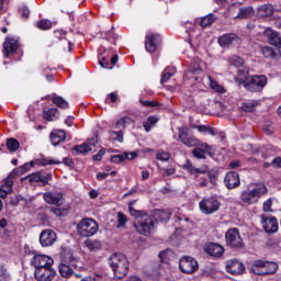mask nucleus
<instances>
[{
  "mask_svg": "<svg viewBox=\"0 0 281 281\" xmlns=\"http://www.w3.org/2000/svg\"><path fill=\"white\" fill-rule=\"evenodd\" d=\"M215 21L216 18L214 16V13H210L201 19L200 27H210V25H212Z\"/></svg>",
  "mask_w": 281,
  "mask_h": 281,
  "instance_id": "4c0bfd02",
  "label": "nucleus"
},
{
  "mask_svg": "<svg viewBox=\"0 0 281 281\" xmlns=\"http://www.w3.org/2000/svg\"><path fill=\"white\" fill-rule=\"evenodd\" d=\"M131 117L124 116L115 123L114 128L115 131H122L124 133V131L126 130V125L131 124Z\"/></svg>",
  "mask_w": 281,
  "mask_h": 281,
  "instance_id": "f704fd0d",
  "label": "nucleus"
},
{
  "mask_svg": "<svg viewBox=\"0 0 281 281\" xmlns=\"http://www.w3.org/2000/svg\"><path fill=\"white\" fill-rule=\"evenodd\" d=\"M199 181L200 188H207L211 186H216L218 183V171L210 170L204 171V173H200V177L195 179Z\"/></svg>",
  "mask_w": 281,
  "mask_h": 281,
  "instance_id": "9d476101",
  "label": "nucleus"
},
{
  "mask_svg": "<svg viewBox=\"0 0 281 281\" xmlns=\"http://www.w3.org/2000/svg\"><path fill=\"white\" fill-rule=\"evenodd\" d=\"M252 14H254V8L243 7L239 9V13L237 14L236 19H251Z\"/></svg>",
  "mask_w": 281,
  "mask_h": 281,
  "instance_id": "72a5a7b5",
  "label": "nucleus"
},
{
  "mask_svg": "<svg viewBox=\"0 0 281 281\" xmlns=\"http://www.w3.org/2000/svg\"><path fill=\"white\" fill-rule=\"evenodd\" d=\"M262 265H265L263 260H256L251 267L252 273H255L256 276H266Z\"/></svg>",
  "mask_w": 281,
  "mask_h": 281,
  "instance_id": "e433bc0d",
  "label": "nucleus"
},
{
  "mask_svg": "<svg viewBox=\"0 0 281 281\" xmlns=\"http://www.w3.org/2000/svg\"><path fill=\"white\" fill-rule=\"evenodd\" d=\"M58 164H60V161H58L54 158H42L40 160L41 166H54V165H58Z\"/></svg>",
  "mask_w": 281,
  "mask_h": 281,
  "instance_id": "5fc2aeb1",
  "label": "nucleus"
},
{
  "mask_svg": "<svg viewBox=\"0 0 281 281\" xmlns=\"http://www.w3.org/2000/svg\"><path fill=\"white\" fill-rule=\"evenodd\" d=\"M266 36L268 37V42L274 47H279L281 49V35L277 31H271L270 29L266 30Z\"/></svg>",
  "mask_w": 281,
  "mask_h": 281,
  "instance_id": "a878e982",
  "label": "nucleus"
},
{
  "mask_svg": "<svg viewBox=\"0 0 281 281\" xmlns=\"http://www.w3.org/2000/svg\"><path fill=\"white\" fill-rule=\"evenodd\" d=\"M61 262H64L65 265H70V267H77L76 262H78V259L76 257H74V254L66 252L63 256Z\"/></svg>",
  "mask_w": 281,
  "mask_h": 281,
  "instance_id": "49530a36",
  "label": "nucleus"
},
{
  "mask_svg": "<svg viewBox=\"0 0 281 281\" xmlns=\"http://www.w3.org/2000/svg\"><path fill=\"white\" fill-rule=\"evenodd\" d=\"M109 135H110V139L112 142H119L120 144H122V142H124V132L123 131H110Z\"/></svg>",
  "mask_w": 281,
  "mask_h": 281,
  "instance_id": "de8ad7c7",
  "label": "nucleus"
},
{
  "mask_svg": "<svg viewBox=\"0 0 281 281\" xmlns=\"http://www.w3.org/2000/svg\"><path fill=\"white\" fill-rule=\"evenodd\" d=\"M205 254L213 258H221L225 254V248L216 243H210L204 247Z\"/></svg>",
  "mask_w": 281,
  "mask_h": 281,
  "instance_id": "4be33fe9",
  "label": "nucleus"
},
{
  "mask_svg": "<svg viewBox=\"0 0 281 281\" xmlns=\"http://www.w3.org/2000/svg\"><path fill=\"white\" fill-rule=\"evenodd\" d=\"M86 247H88L90 251H100V249H102V243H100V240L87 239Z\"/></svg>",
  "mask_w": 281,
  "mask_h": 281,
  "instance_id": "c03bdc74",
  "label": "nucleus"
},
{
  "mask_svg": "<svg viewBox=\"0 0 281 281\" xmlns=\"http://www.w3.org/2000/svg\"><path fill=\"white\" fill-rule=\"evenodd\" d=\"M67 139V133L63 130H56L50 133V142L53 146H58L61 142Z\"/></svg>",
  "mask_w": 281,
  "mask_h": 281,
  "instance_id": "cd10ccee",
  "label": "nucleus"
},
{
  "mask_svg": "<svg viewBox=\"0 0 281 281\" xmlns=\"http://www.w3.org/2000/svg\"><path fill=\"white\" fill-rule=\"evenodd\" d=\"M249 78H251L249 72L245 71L244 69H239L237 76L235 77V82L239 87L240 85H243V87L245 88V85H247V80H249Z\"/></svg>",
  "mask_w": 281,
  "mask_h": 281,
  "instance_id": "c756f323",
  "label": "nucleus"
},
{
  "mask_svg": "<svg viewBox=\"0 0 281 281\" xmlns=\"http://www.w3.org/2000/svg\"><path fill=\"white\" fill-rule=\"evenodd\" d=\"M267 192H269L267 186L256 184V187L252 189L247 188L246 190L241 191L239 199L241 203H245V205H254L258 203V201H260V199L265 196Z\"/></svg>",
  "mask_w": 281,
  "mask_h": 281,
  "instance_id": "7ed1b4c3",
  "label": "nucleus"
},
{
  "mask_svg": "<svg viewBox=\"0 0 281 281\" xmlns=\"http://www.w3.org/2000/svg\"><path fill=\"white\" fill-rule=\"evenodd\" d=\"M151 276H161V263L159 261L153 263Z\"/></svg>",
  "mask_w": 281,
  "mask_h": 281,
  "instance_id": "4d7b16f0",
  "label": "nucleus"
},
{
  "mask_svg": "<svg viewBox=\"0 0 281 281\" xmlns=\"http://www.w3.org/2000/svg\"><path fill=\"white\" fill-rule=\"evenodd\" d=\"M179 269L182 273L192 274L199 271V261L190 256H184L180 259Z\"/></svg>",
  "mask_w": 281,
  "mask_h": 281,
  "instance_id": "1a4fd4ad",
  "label": "nucleus"
},
{
  "mask_svg": "<svg viewBox=\"0 0 281 281\" xmlns=\"http://www.w3.org/2000/svg\"><path fill=\"white\" fill-rule=\"evenodd\" d=\"M271 166H274V168H281V158L277 157L272 160Z\"/></svg>",
  "mask_w": 281,
  "mask_h": 281,
  "instance_id": "774afa93",
  "label": "nucleus"
},
{
  "mask_svg": "<svg viewBox=\"0 0 281 281\" xmlns=\"http://www.w3.org/2000/svg\"><path fill=\"white\" fill-rule=\"evenodd\" d=\"M43 199L45 203H48V205H56L57 207H60V205L65 204L63 193L46 192L43 194Z\"/></svg>",
  "mask_w": 281,
  "mask_h": 281,
  "instance_id": "a211bd4d",
  "label": "nucleus"
},
{
  "mask_svg": "<svg viewBox=\"0 0 281 281\" xmlns=\"http://www.w3.org/2000/svg\"><path fill=\"white\" fill-rule=\"evenodd\" d=\"M37 218L43 223V225H47V223H49V216H47V213L45 212H40L37 214Z\"/></svg>",
  "mask_w": 281,
  "mask_h": 281,
  "instance_id": "e2e57ef3",
  "label": "nucleus"
},
{
  "mask_svg": "<svg viewBox=\"0 0 281 281\" xmlns=\"http://www.w3.org/2000/svg\"><path fill=\"white\" fill-rule=\"evenodd\" d=\"M139 102L142 106H149V108L161 106V103L157 101H144L140 99Z\"/></svg>",
  "mask_w": 281,
  "mask_h": 281,
  "instance_id": "680f3d73",
  "label": "nucleus"
},
{
  "mask_svg": "<svg viewBox=\"0 0 281 281\" xmlns=\"http://www.w3.org/2000/svg\"><path fill=\"white\" fill-rule=\"evenodd\" d=\"M178 140L188 148H194L192 150V155L195 159H207V156H214V149H212V146L207 143H201L199 138L188 132L187 126L178 128Z\"/></svg>",
  "mask_w": 281,
  "mask_h": 281,
  "instance_id": "f257e3e1",
  "label": "nucleus"
},
{
  "mask_svg": "<svg viewBox=\"0 0 281 281\" xmlns=\"http://www.w3.org/2000/svg\"><path fill=\"white\" fill-rule=\"evenodd\" d=\"M150 216H153L156 224L157 222L168 223V221H170L171 213L169 210H156L154 212V215H150Z\"/></svg>",
  "mask_w": 281,
  "mask_h": 281,
  "instance_id": "bb28decb",
  "label": "nucleus"
},
{
  "mask_svg": "<svg viewBox=\"0 0 281 281\" xmlns=\"http://www.w3.org/2000/svg\"><path fill=\"white\" fill-rule=\"evenodd\" d=\"M156 159L159 161H168L170 159V154L166 151H159L156 154Z\"/></svg>",
  "mask_w": 281,
  "mask_h": 281,
  "instance_id": "052dcab7",
  "label": "nucleus"
},
{
  "mask_svg": "<svg viewBox=\"0 0 281 281\" xmlns=\"http://www.w3.org/2000/svg\"><path fill=\"white\" fill-rule=\"evenodd\" d=\"M33 166H34V161L26 162L23 166L19 167L20 172L22 175H25V172H27Z\"/></svg>",
  "mask_w": 281,
  "mask_h": 281,
  "instance_id": "0e129e2a",
  "label": "nucleus"
},
{
  "mask_svg": "<svg viewBox=\"0 0 281 281\" xmlns=\"http://www.w3.org/2000/svg\"><path fill=\"white\" fill-rule=\"evenodd\" d=\"M173 76H175V68L167 67L161 74L160 85H166V82H168V80H170V78H172Z\"/></svg>",
  "mask_w": 281,
  "mask_h": 281,
  "instance_id": "c9c22d12",
  "label": "nucleus"
},
{
  "mask_svg": "<svg viewBox=\"0 0 281 281\" xmlns=\"http://www.w3.org/2000/svg\"><path fill=\"white\" fill-rule=\"evenodd\" d=\"M127 221L128 218L126 217V215H124V213L122 212L117 213V227H124Z\"/></svg>",
  "mask_w": 281,
  "mask_h": 281,
  "instance_id": "6e6d98bb",
  "label": "nucleus"
},
{
  "mask_svg": "<svg viewBox=\"0 0 281 281\" xmlns=\"http://www.w3.org/2000/svg\"><path fill=\"white\" fill-rule=\"evenodd\" d=\"M159 45H161V35L157 33H151L149 35H146L145 37L146 52H149V54H155V52H157V49L159 48Z\"/></svg>",
  "mask_w": 281,
  "mask_h": 281,
  "instance_id": "ddd939ff",
  "label": "nucleus"
},
{
  "mask_svg": "<svg viewBox=\"0 0 281 281\" xmlns=\"http://www.w3.org/2000/svg\"><path fill=\"white\" fill-rule=\"evenodd\" d=\"M260 16H272L273 15V5L263 4L258 9Z\"/></svg>",
  "mask_w": 281,
  "mask_h": 281,
  "instance_id": "a18cd8bd",
  "label": "nucleus"
},
{
  "mask_svg": "<svg viewBox=\"0 0 281 281\" xmlns=\"http://www.w3.org/2000/svg\"><path fill=\"white\" fill-rule=\"evenodd\" d=\"M31 265L35 269H44L46 267H52V265H54V259L45 255H35L31 260Z\"/></svg>",
  "mask_w": 281,
  "mask_h": 281,
  "instance_id": "dca6fc26",
  "label": "nucleus"
},
{
  "mask_svg": "<svg viewBox=\"0 0 281 281\" xmlns=\"http://www.w3.org/2000/svg\"><path fill=\"white\" fill-rule=\"evenodd\" d=\"M199 133H204L206 135H212L213 137L216 136V133L214 132V128L205 125H199L198 127Z\"/></svg>",
  "mask_w": 281,
  "mask_h": 281,
  "instance_id": "864d4df0",
  "label": "nucleus"
},
{
  "mask_svg": "<svg viewBox=\"0 0 281 281\" xmlns=\"http://www.w3.org/2000/svg\"><path fill=\"white\" fill-rule=\"evenodd\" d=\"M238 41V35L234 33H227L218 37L217 43L221 47H229L233 43Z\"/></svg>",
  "mask_w": 281,
  "mask_h": 281,
  "instance_id": "393cba45",
  "label": "nucleus"
},
{
  "mask_svg": "<svg viewBox=\"0 0 281 281\" xmlns=\"http://www.w3.org/2000/svg\"><path fill=\"white\" fill-rule=\"evenodd\" d=\"M211 87L217 91V93H225V88H223V86L218 85L216 81L211 82Z\"/></svg>",
  "mask_w": 281,
  "mask_h": 281,
  "instance_id": "338daca9",
  "label": "nucleus"
},
{
  "mask_svg": "<svg viewBox=\"0 0 281 281\" xmlns=\"http://www.w3.org/2000/svg\"><path fill=\"white\" fill-rule=\"evenodd\" d=\"M155 225V217H153L151 215H145V217L140 218V221L134 224L135 229L138 232V234H142L143 236H148L149 234H153Z\"/></svg>",
  "mask_w": 281,
  "mask_h": 281,
  "instance_id": "0eeeda50",
  "label": "nucleus"
},
{
  "mask_svg": "<svg viewBox=\"0 0 281 281\" xmlns=\"http://www.w3.org/2000/svg\"><path fill=\"white\" fill-rule=\"evenodd\" d=\"M23 175L21 169L18 167L11 171V173L5 178L2 186H0V199H5L9 192H12V187L14 186V181L12 179H16V177H21Z\"/></svg>",
  "mask_w": 281,
  "mask_h": 281,
  "instance_id": "6e6552de",
  "label": "nucleus"
},
{
  "mask_svg": "<svg viewBox=\"0 0 281 281\" xmlns=\"http://www.w3.org/2000/svg\"><path fill=\"white\" fill-rule=\"evenodd\" d=\"M262 55L265 56V58H278V53H276V49L269 46H265L262 48Z\"/></svg>",
  "mask_w": 281,
  "mask_h": 281,
  "instance_id": "09e8293b",
  "label": "nucleus"
},
{
  "mask_svg": "<svg viewBox=\"0 0 281 281\" xmlns=\"http://www.w3.org/2000/svg\"><path fill=\"white\" fill-rule=\"evenodd\" d=\"M261 267L266 272V276H272V273H276V271H278V266L276 265V262L263 261V265Z\"/></svg>",
  "mask_w": 281,
  "mask_h": 281,
  "instance_id": "58836bf2",
  "label": "nucleus"
},
{
  "mask_svg": "<svg viewBox=\"0 0 281 281\" xmlns=\"http://www.w3.org/2000/svg\"><path fill=\"white\" fill-rule=\"evenodd\" d=\"M34 276L37 281H52L56 278V270L52 266H46V268L35 269Z\"/></svg>",
  "mask_w": 281,
  "mask_h": 281,
  "instance_id": "2eb2a0df",
  "label": "nucleus"
},
{
  "mask_svg": "<svg viewBox=\"0 0 281 281\" xmlns=\"http://www.w3.org/2000/svg\"><path fill=\"white\" fill-rule=\"evenodd\" d=\"M226 245L231 249H245V241L238 228H229L225 234Z\"/></svg>",
  "mask_w": 281,
  "mask_h": 281,
  "instance_id": "423d86ee",
  "label": "nucleus"
},
{
  "mask_svg": "<svg viewBox=\"0 0 281 281\" xmlns=\"http://www.w3.org/2000/svg\"><path fill=\"white\" fill-rule=\"evenodd\" d=\"M199 205L203 214H214V212H218L221 209V202L214 196L203 199Z\"/></svg>",
  "mask_w": 281,
  "mask_h": 281,
  "instance_id": "9b49d317",
  "label": "nucleus"
},
{
  "mask_svg": "<svg viewBox=\"0 0 281 281\" xmlns=\"http://www.w3.org/2000/svg\"><path fill=\"white\" fill-rule=\"evenodd\" d=\"M7 148L10 153H16L21 148V143L16 138L7 139Z\"/></svg>",
  "mask_w": 281,
  "mask_h": 281,
  "instance_id": "a19ab883",
  "label": "nucleus"
},
{
  "mask_svg": "<svg viewBox=\"0 0 281 281\" xmlns=\"http://www.w3.org/2000/svg\"><path fill=\"white\" fill-rule=\"evenodd\" d=\"M52 102L59 109H69V102H67L63 97L54 95Z\"/></svg>",
  "mask_w": 281,
  "mask_h": 281,
  "instance_id": "37998d69",
  "label": "nucleus"
},
{
  "mask_svg": "<svg viewBox=\"0 0 281 281\" xmlns=\"http://www.w3.org/2000/svg\"><path fill=\"white\" fill-rule=\"evenodd\" d=\"M29 179L30 183H38L40 186H49V181L54 179V176H52V172L43 173L41 171L33 172L26 177Z\"/></svg>",
  "mask_w": 281,
  "mask_h": 281,
  "instance_id": "f8f14e48",
  "label": "nucleus"
},
{
  "mask_svg": "<svg viewBox=\"0 0 281 281\" xmlns=\"http://www.w3.org/2000/svg\"><path fill=\"white\" fill-rule=\"evenodd\" d=\"M135 203H136L135 200H133L128 203V210H130L131 216H134L135 218H144V217L148 216L146 214V211L135 210V207H133L135 205Z\"/></svg>",
  "mask_w": 281,
  "mask_h": 281,
  "instance_id": "2f4dec72",
  "label": "nucleus"
},
{
  "mask_svg": "<svg viewBox=\"0 0 281 281\" xmlns=\"http://www.w3.org/2000/svg\"><path fill=\"white\" fill-rule=\"evenodd\" d=\"M40 243L42 247H52L56 243V232L53 229H45L40 235Z\"/></svg>",
  "mask_w": 281,
  "mask_h": 281,
  "instance_id": "6ab92c4d",
  "label": "nucleus"
},
{
  "mask_svg": "<svg viewBox=\"0 0 281 281\" xmlns=\"http://www.w3.org/2000/svg\"><path fill=\"white\" fill-rule=\"evenodd\" d=\"M157 122H159V119L156 115H150L147 117L146 122L143 123V128L146 133H150L153 126L157 125Z\"/></svg>",
  "mask_w": 281,
  "mask_h": 281,
  "instance_id": "473e14b6",
  "label": "nucleus"
},
{
  "mask_svg": "<svg viewBox=\"0 0 281 281\" xmlns=\"http://www.w3.org/2000/svg\"><path fill=\"white\" fill-rule=\"evenodd\" d=\"M224 184L227 190L240 188V176L236 171H228L224 177Z\"/></svg>",
  "mask_w": 281,
  "mask_h": 281,
  "instance_id": "f3484780",
  "label": "nucleus"
},
{
  "mask_svg": "<svg viewBox=\"0 0 281 281\" xmlns=\"http://www.w3.org/2000/svg\"><path fill=\"white\" fill-rule=\"evenodd\" d=\"M97 142V138H92L87 143L74 146L72 150H75V153H78L79 155H87V153H91V150H93L92 146H95Z\"/></svg>",
  "mask_w": 281,
  "mask_h": 281,
  "instance_id": "5701e85b",
  "label": "nucleus"
},
{
  "mask_svg": "<svg viewBox=\"0 0 281 281\" xmlns=\"http://www.w3.org/2000/svg\"><path fill=\"white\" fill-rule=\"evenodd\" d=\"M226 271L232 276H243L245 273V263L238 259H229L226 261Z\"/></svg>",
  "mask_w": 281,
  "mask_h": 281,
  "instance_id": "4468645a",
  "label": "nucleus"
},
{
  "mask_svg": "<svg viewBox=\"0 0 281 281\" xmlns=\"http://www.w3.org/2000/svg\"><path fill=\"white\" fill-rule=\"evenodd\" d=\"M258 101H247L241 104V111L245 113H254V110L259 105Z\"/></svg>",
  "mask_w": 281,
  "mask_h": 281,
  "instance_id": "ea45409f",
  "label": "nucleus"
},
{
  "mask_svg": "<svg viewBox=\"0 0 281 281\" xmlns=\"http://www.w3.org/2000/svg\"><path fill=\"white\" fill-rule=\"evenodd\" d=\"M229 63L233 67H243V65H245V59L238 56H233L229 58Z\"/></svg>",
  "mask_w": 281,
  "mask_h": 281,
  "instance_id": "603ef678",
  "label": "nucleus"
},
{
  "mask_svg": "<svg viewBox=\"0 0 281 281\" xmlns=\"http://www.w3.org/2000/svg\"><path fill=\"white\" fill-rule=\"evenodd\" d=\"M261 224L267 234H276L278 232V220L276 217H267L261 215Z\"/></svg>",
  "mask_w": 281,
  "mask_h": 281,
  "instance_id": "aec40b11",
  "label": "nucleus"
},
{
  "mask_svg": "<svg viewBox=\"0 0 281 281\" xmlns=\"http://www.w3.org/2000/svg\"><path fill=\"white\" fill-rule=\"evenodd\" d=\"M99 65L103 69H113V67L117 65V55H114L111 58L103 56L101 59H99Z\"/></svg>",
  "mask_w": 281,
  "mask_h": 281,
  "instance_id": "c85d7f7f",
  "label": "nucleus"
},
{
  "mask_svg": "<svg viewBox=\"0 0 281 281\" xmlns=\"http://www.w3.org/2000/svg\"><path fill=\"white\" fill-rule=\"evenodd\" d=\"M183 170H187L189 173H191L194 179H199L201 175H205V172H207V167L196 168L190 162V160H187V164L183 165Z\"/></svg>",
  "mask_w": 281,
  "mask_h": 281,
  "instance_id": "b1692460",
  "label": "nucleus"
},
{
  "mask_svg": "<svg viewBox=\"0 0 281 281\" xmlns=\"http://www.w3.org/2000/svg\"><path fill=\"white\" fill-rule=\"evenodd\" d=\"M43 119L46 120V122H54V120H58V109L50 108L48 110H44Z\"/></svg>",
  "mask_w": 281,
  "mask_h": 281,
  "instance_id": "7c9ffc66",
  "label": "nucleus"
},
{
  "mask_svg": "<svg viewBox=\"0 0 281 281\" xmlns=\"http://www.w3.org/2000/svg\"><path fill=\"white\" fill-rule=\"evenodd\" d=\"M19 14L21 19L27 20L30 19V9L27 7H21L19 9Z\"/></svg>",
  "mask_w": 281,
  "mask_h": 281,
  "instance_id": "13d9d810",
  "label": "nucleus"
},
{
  "mask_svg": "<svg viewBox=\"0 0 281 281\" xmlns=\"http://www.w3.org/2000/svg\"><path fill=\"white\" fill-rule=\"evenodd\" d=\"M190 74H202L201 65H199V59H193L190 68H189Z\"/></svg>",
  "mask_w": 281,
  "mask_h": 281,
  "instance_id": "3c124183",
  "label": "nucleus"
},
{
  "mask_svg": "<svg viewBox=\"0 0 281 281\" xmlns=\"http://www.w3.org/2000/svg\"><path fill=\"white\" fill-rule=\"evenodd\" d=\"M267 76L265 75H251L244 89H246V91H249L250 93H261V91H263V89L267 87Z\"/></svg>",
  "mask_w": 281,
  "mask_h": 281,
  "instance_id": "39448f33",
  "label": "nucleus"
},
{
  "mask_svg": "<svg viewBox=\"0 0 281 281\" xmlns=\"http://www.w3.org/2000/svg\"><path fill=\"white\" fill-rule=\"evenodd\" d=\"M19 49V40H15L14 37H7L3 43V52L5 58L8 56H12L13 54H16Z\"/></svg>",
  "mask_w": 281,
  "mask_h": 281,
  "instance_id": "412c9836",
  "label": "nucleus"
},
{
  "mask_svg": "<svg viewBox=\"0 0 281 281\" xmlns=\"http://www.w3.org/2000/svg\"><path fill=\"white\" fill-rule=\"evenodd\" d=\"M36 27L43 31L52 30V21L40 20L38 22H36Z\"/></svg>",
  "mask_w": 281,
  "mask_h": 281,
  "instance_id": "8fccbe9b",
  "label": "nucleus"
},
{
  "mask_svg": "<svg viewBox=\"0 0 281 281\" xmlns=\"http://www.w3.org/2000/svg\"><path fill=\"white\" fill-rule=\"evenodd\" d=\"M59 273L61 278H69L71 273H74V270L68 266V263L61 262L59 265Z\"/></svg>",
  "mask_w": 281,
  "mask_h": 281,
  "instance_id": "79ce46f5",
  "label": "nucleus"
},
{
  "mask_svg": "<svg viewBox=\"0 0 281 281\" xmlns=\"http://www.w3.org/2000/svg\"><path fill=\"white\" fill-rule=\"evenodd\" d=\"M98 229H100V227L98 226V222H95L93 218H83L77 225V233L82 238L95 236V234H98Z\"/></svg>",
  "mask_w": 281,
  "mask_h": 281,
  "instance_id": "20e7f679",
  "label": "nucleus"
},
{
  "mask_svg": "<svg viewBox=\"0 0 281 281\" xmlns=\"http://www.w3.org/2000/svg\"><path fill=\"white\" fill-rule=\"evenodd\" d=\"M273 201L268 199L266 202H263V212H273V209H271Z\"/></svg>",
  "mask_w": 281,
  "mask_h": 281,
  "instance_id": "69168bd1",
  "label": "nucleus"
},
{
  "mask_svg": "<svg viewBox=\"0 0 281 281\" xmlns=\"http://www.w3.org/2000/svg\"><path fill=\"white\" fill-rule=\"evenodd\" d=\"M109 265L119 280L122 278H126L128 276V269L131 268V263L128 262V258L126 255L122 252L112 254L109 258Z\"/></svg>",
  "mask_w": 281,
  "mask_h": 281,
  "instance_id": "f03ea898",
  "label": "nucleus"
},
{
  "mask_svg": "<svg viewBox=\"0 0 281 281\" xmlns=\"http://www.w3.org/2000/svg\"><path fill=\"white\" fill-rule=\"evenodd\" d=\"M123 161H125L124 154H119L111 157V164H123Z\"/></svg>",
  "mask_w": 281,
  "mask_h": 281,
  "instance_id": "bf43d9fd",
  "label": "nucleus"
}]
</instances>
